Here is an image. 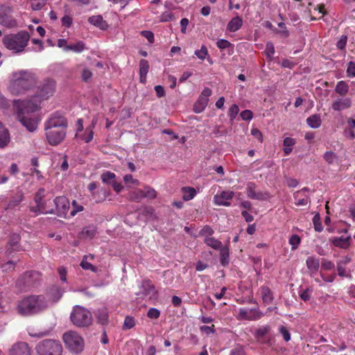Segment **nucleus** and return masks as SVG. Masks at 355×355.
Returning a JSON list of instances; mask_svg holds the SVG:
<instances>
[{"instance_id": "59", "label": "nucleus", "mask_w": 355, "mask_h": 355, "mask_svg": "<svg viewBox=\"0 0 355 355\" xmlns=\"http://www.w3.org/2000/svg\"><path fill=\"white\" fill-rule=\"evenodd\" d=\"M321 268L324 270H331L334 268V263L331 261L324 259L322 261Z\"/></svg>"}, {"instance_id": "4", "label": "nucleus", "mask_w": 355, "mask_h": 355, "mask_svg": "<svg viewBox=\"0 0 355 355\" xmlns=\"http://www.w3.org/2000/svg\"><path fill=\"white\" fill-rule=\"evenodd\" d=\"M30 39V35L26 31H20L17 34H10L3 37V42L5 46L14 53L24 51Z\"/></svg>"}, {"instance_id": "18", "label": "nucleus", "mask_w": 355, "mask_h": 355, "mask_svg": "<svg viewBox=\"0 0 355 355\" xmlns=\"http://www.w3.org/2000/svg\"><path fill=\"white\" fill-rule=\"evenodd\" d=\"M352 106V100L349 97L340 98L334 101L331 107L335 111H341Z\"/></svg>"}, {"instance_id": "57", "label": "nucleus", "mask_w": 355, "mask_h": 355, "mask_svg": "<svg viewBox=\"0 0 355 355\" xmlns=\"http://www.w3.org/2000/svg\"><path fill=\"white\" fill-rule=\"evenodd\" d=\"M266 53L267 57L271 58L275 53V47L272 42H269L266 46Z\"/></svg>"}, {"instance_id": "7", "label": "nucleus", "mask_w": 355, "mask_h": 355, "mask_svg": "<svg viewBox=\"0 0 355 355\" xmlns=\"http://www.w3.org/2000/svg\"><path fill=\"white\" fill-rule=\"evenodd\" d=\"M63 341L66 347L73 353H79L84 348L83 338L74 331H69L63 334Z\"/></svg>"}, {"instance_id": "22", "label": "nucleus", "mask_w": 355, "mask_h": 355, "mask_svg": "<svg viewBox=\"0 0 355 355\" xmlns=\"http://www.w3.org/2000/svg\"><path fill=\"white\" fill-rule=\"evenodd\" d=\"M96 233V227L94 225H89L82 230V231L78 234V237L82 239H92L95 236Z\"/></svg>"}, {"instance_id": "40", "label": "nucleus", "mask_w": 355, "mask_h": 355, "mask_svg": "<svg viewBox=\"0 0 355 355\" xmlns=\"http://www.w3.org/2000/svg\"><path fill=\"white\" fill-rule=\"evenodd\" d=\"M182 190L184 191L182 198L185 201H188L193 199L196 194V190L191 187H184Z\"/></svg>"}, {"instance_id": "39", "label": "nucleus", "mask_w": 355, "mask_h": 355, "mask_svg": "<svg viewBox=\"0 0 355 355\" xmlns=\"http://www.w3.org/2000/svg\"><path fill=\"white\" fill-rule=\"evenodd\" d=\"M295 144V140L291 137H286L284 140V152L286 155H289L293 150V146Z\"/></svg>"}, {"instance_id": "31", "label": "nucleus", "mask_w": 355, "mask_h": 355, "mask_svg": "<svg viewBox=\"0 0 355 355\" xmlns=\"http://www.w3.org/2000/svg\"><path fill=\"white\" fill-rule=\"evenodd\" d=\"M220 250V263L222 266H225L229 264L230 262V252L229 248L227 245L223 246Z\"/></svg>"}, {"instance_id": "25", "label": "nucleus", "mask_w": 355, "mask_h": 355, "mask_svg": "<svg viewBox=\"0 0 355 355\" xmlns=\"http://www.w3.org/2000/svg\"><path fill=\"white\" fill-rule=\"evenodd\" d=\"M95 316L97 319L98 323L105 325L109 321L108 311L106 308H101L96 310Z\"/></svg>"}, {"instance_id": "5", "label": "nucleus", "mask_w": 355, "mask_h": 355, "mask_svg": "<svg viewBox=\"0 0 355 355\" xmlns=\"http://www.w3.org/2000/svg\"><path fill=\"white\" fill-rule=\"evenodd\" d=\"M70 320L72 324L79 328L88 327L92 324V315L86 308L76 305L73 307L70 314Z\"/></svg>"}, {"instance_id": "14", "label": "nucleus", "mask_w": 355, "mask_h": 355, "mask_svg": "<svg viewBox=\"0 0 355 355\" xmlns=\"http://www.w3.org/2000/svg\"><path fill=\"white\" fill-rule=\"evenodd\" d=\"M55 83L53 80H49L44 83L40 88V93L36 94L40 101L48 98L52 96L55 92Z\"/></svg>"}, {"instance_id": "46", "label": "nucleus", "mask_w": 355, "mask_h": 355, "mask_svg": "<svg viewBox=\"0 0 355 355\" xmlns=\"http://www.w3.org/2000/svg\"><path fill=\"white\" fill-rule=\"evenodd\" d=\"M239 111V106L236 104L232 105L228 110V116L231 121H232L237 116Z\"/></svg>"}, {"instance_id": "47", "label": "nucleus", "mask_w": 355, "mask_h": 355, "mask_svg": "<svg viewBox=\"0 0 355 355\" xmlns=\"http://www.w3.org/2000/svg\"><path fill=\"white\" fill-rule=\"evenodd\" d=\"M194 54L201 60H204L208 55V51L205 46L202 45L199 50H196Z\"/></svg>"}, {"instance_id": "30", "label": "nucleus", "mask_w": 355, "mask_h": 355, "mask_svg": "<svg viewBox=\"0 0 355 355\" xmlns=\"http://www.w3.org/2000/svg\"><path fill=\"white\" fill-rule=\"evenodd\" d=\"M89 22L101 29L105 30L107 27V24L105 21L103 20L101 15L92 16L88 19Z\"/></svg>"}, {"instance_id": "63", "label": "nucleus", "mask_w": 355, "mask_h": 355, "mask_svg": "<svg viewBox=\"0 0 355 355\" xmlns=\"http://www.w3.org/2000/svg\"><path fill=\"white\" fill-rule=\"evenodd\" d=\"M216 45L217 47L219 48L220 49H225L228 48L231 45V44L229 41L226 40L220 39L217 41Z\"/></svg>"}, {"instance_id": "12", "label": "nucleus", "mask_w": 355, "mask_h": 355, "mask_svg": "<svg viewBox=\"0 0 355 355\" xmlns=\"http://www.w3.org/2000/svg\"><path fill=\"white\" fill-rule=\"evenodd\" d=\"M55 214L60 217H65L70 207L69 200L64 196H58L54 199Z\"/></svg>"}, {"instance_id": "48", "label": "nucleus", "mask_w": 355, "mask_h": 355, "mask_svg": "<svg viewBox=\"0 0 355 355\" xmlns=\"http://www.w3.org/2000/svg\"><path fill=\"white\" fill-rule=\"evenodd\" d=\"M135 321L134 318H132L131 316H126L125 318L123 326V329H132V327H135Z\"/></svg>"}, {"instance_id": "58", "label": "nucleus", "mask_w": 355, "mask_h": 355, "mask_svg": "<svg viewBox=\"0 0 355 355\" xmlns=\"http://www.w3.org/2000/svg\"><path fill=\"white\" fill-rule=\"evenodd\" d=\"M73 209L71 211L70 214L72 216H74L78 212H80L83 210V207L77 203L76 200L72 202Z\"/></svg>"}, {"instance_id": "10", "label": "nucleus", "mask_w": 355, "mask_h": 355, "mask_svg": "<svg viewBox=\"0 0 355 355\" xmlns=\"http://www.w3.org/2000/svg\"><path fill=\"white\" fill-rule=\"evenodd\" d=\"M44 127L48 128L66 129L67 127V120L60 113L55 112L45 122Z\"/></svg>"}, {"instance_id": "2", "label": "nucleus", "mask_w": 355, "mask_h": 355, "mask_svg": "<svg viewBox=\"0 0 355 355\" xmlns=\"http://www.w3.org/2000/svg\"><path fill=\"white\" fill-rule=\"evenodd\" d=\"M48 306V301L44 295H32L18 301L16 310L21 316H31L44 311Z\"/></svg>"}, {"instance_id": "16", "label": "nucleus", "mask_w": 355, "mask_h": 355, "mask_svg": "<svg viewBox=\"0 0 355 355\" xmlns=\"http://www.w3.org/2000/svg\"><path fill=\"white\" fill-rule=\"evenodd\" d=\"M0 10V24L7 26L13 27L16 25V21L10 15L11 8L10 7H2Z\"/></svg>"}, {"instance_id": "52", "label": "nucleus", "mask_w": 355, "mask_h": 355, "mask_svg": "<svg viewBox=\"0 0 355 355\" xmlns=\"http://www.w3.org/2000/svg\"><path fill=\"white\" fill-rule=\"evenodd\" d=\"M312 292L311 288H306L300 293V297L303 301L306 302L310 300Z\"/></svg>"}, {"instance_id": "26", "label": "nucleus", "mask_w": 355, "mask_h": 355, "mask_svg": "<svg viewBox=\"0 0 355 355\" xmlns=\"http://www.w3.org/2000/svg\"><path fill=\"white\" fill-rule=\"evenodd\" d=\"M10 141V137L8 130L0 123V148L6 147Z\"/></svg>"}, {"instance_id": "43", "label": "nucleus", "mask_w": 355, "mask_h": 355, "mask_svg": "<svg viewBox=\"0 0 355 355\" xmlns=\"http://www.w3.org/2000/svg\"><path fill=\"white\" fill-rule=\"evenodd\" d=\"M87 257V256L85 255L84 257L83 261H81V263H80L81 268L84 270H90L92 272H96L98 270V268L96 266H93L92 263L87 262L86 261Z\"/></svg>"}, {"instance_id": "3", "label": "nucleus", "mask_w": 355, "mask_h": 355, "mask_svg": "<svg viewBox=\"0 0 355 355\" xmlns=\"http://www.w3.org/2000/svg\"><path fill=\"white\" fill-rule=\"evenodd\" d=\"M36 83L34 75L28 71H20L12 74L8 89L15 96L26 94Z\"/></svg>"}, {"instance_id": "23", "label": "nucleus", "mask_w": 355, "mask_h": 355, "mask_svg": "<svg viewBox=\"0 0 355 355\" xmlns=\"http://www.w3.org/2000/svg\"><path fill=\"white\" fill-rule=\"evenodd\" d=\"M20 236L17 234H13L10 236L7 244V251L12 252L18 250L19 248Z\"/></svg>"}, {"instance_id": "42", "label": "nucleus", "mask_w": 355, "mask_h": 355, "mask_svg": "<svg viewBox=\"0 0 355 355\" xmlns=\"http://www.w3.org/2000/svg\"><path fill=\"white\" fill-rule=\"evenodd\" d=\"M313 223L314 225V229L316 232H320L323 230V227L321 223V218L318 213L315 214L313 218Z\"/></svg>"}, {"instance_id": "55", "label": "nucleus", "mask_w": 355, "mask_h": 355, "mask_svg": "<svg viewBox=\"0 0 355 355\" xmlns=\"http://www.w3.org/2000/svg\"><path fill=\"white\" fill-rule=\"evenodd\" d=\"M160 315V311L155 308H150L147 312V316L151 319H157Z\"/></svg>"}, {"instance_id": "41", "label": "nucleus", "mask_w": 355, "mask_h": 355, "mask_svg": "<svg viewBox=\"0 0 355 355\" xmlns=\"http://www.w3.org/2000/svg\"><path fill=\"white\" fill-rule=\"evenodd\" d=\"M214 231L209 225L204 226L199 232V236L205 238L211 237Z\"/></svg>"}, {"instance_id": "49", "label": "nucleus", "mask_w": 355, "mask_h": 355, "mask_svg": "<svg viewBox=\"0 0 355 355\" xmlns=\"http://www.w3.org/2000/svg\"><path fill=\"white\" fill-rule=\"evenodd\" d=\"M46 0H32L31 8L33 10H40L45 6Z\"/></svg>"}, {"instance_id": "61", "label": "nucleus", "mask_w": 355, "mask_h": 355, "mask_svg": "<svg viewBox=\"0 0 355 355\" xmlns=\"http://www.w3.org/2000/svg\"><path fill=\"white\" fill-rule=\"evenodd\" d=\"M279 332L283 336V338L285 341L288 342L291 340V334L288 330L284 326H281L279 329Z\"/></svg>"}, {"instance_id": "34", "label": "nucleus", "mask_w": 355, "mask_h": 355, "mask_svg": "<svg viewBox=\"0 0 355 355\" xmlns=\"http://www.w3.org/2000/svg\"><path fill=\"white\" fill-rule=\"evenodd\" d=\"M209 99L200 96L197 102L195 103L193 110L196 113L201 112L207 105Z\"/></svg>"}, {"instance_id": "27", "label": "nucleus", "mask_w": 355, "mask_h": 355, "mask_svg": "<svg viewBox=\"0 0 355 355\" xmlns=\"http://www.w3.org/2000/svg\"><path fill=\"white\" fill-rule=\"evenodd\" d=\"M242 25V19L239 16H236L227 24V29L230 32H236L241 28Z\"/></svg>"}, {"instance_id": "56", "label": "nucleus", "mask_w": 355, "mask_h": 355, "mask_svg": "<svg viewBox=\"0 0 355 355\" xmlns=\"http://www.w3.org/2000/svg\"><path fill=\"white\" fill-rule=\"evenodd\" d=\"M346 73L348 77H355V63L353 61L349 62Z\"/></svg>"}, {"instance_id": "36", "label": "nucleus", "mask_w": 355, "mask_h": 355, "mask_svg": "<svg viewBox=\"0 0 355 355\" xmlns=\"http://www.w3.org/2000/svg\"><path fill=\"white\" fill-rule=\"evenodd\" d=\"M63 291L58 286H53L50 291V296L52 301L55 303L57 302L62 296Z\"/></svg>"}, {"instance_id": "32", "label": "nucleus", "mask_w": 355, "mask_h": 355, "mask_svg": "<svg viewBox=\"0 0 355 355\" xmlns=\"http://www.w3.org/2000/svg\"><path fill=\"white\" fill-rule=\"evenodd\" d=\"M308 125L311 128H318L321 125V118L319 114H313L306 119Z\"/></svg>"}, {"instance_id": "21", "label": "nucleus", "mask_w": 355, "mask_h": 355, "mask_svg": "<svg viewBox=\"0 0 355 355\" xmlns=\"http://www.w3.org/2000/svg\"><path fill=\"white\" fill-rule=\"evenodd\" d=\"M24 198V194L21 190H19L16 192V193L12 196L9 202H8L6 209H12L17 206H18L21 202L23 201Z\"/></svg>"}, {"instance_id": "38", "label": "nucleus", "mask_w": 355, "mask_h": 355, "mask_svg": "<svg viewBox=\"0 0 355 355\" xmlns=\"http://www.w3.org/2000/svg\"><path fill=\"white\" fill-rule=\"evenodd\" d=\"M85 49L83 42L79 41L76 44H71L66 46V51H72L76 53H80Z\"/></svg>"}, {"instance_id": "9", "label": "nucleus", "mask_w": 355, "mask_h": 355, "mask_svg": "<svg viewBox=\"0 0 355 355\" xmlns=\"http://www.w3.org/2000/svg\"><path fill=\"white\" fill-rule=\"evenodd\" d=\"M45 135L48 142L52 146H56L61 143L66 136L65 129H58L44 127Z\"/></svg>"}, {"instance_id": "45", "label": "nucleus", "mask_w": 355, "mask_h": 355, "mask_svg": "<svg viewBox=\"0 0 355 355\" xmlns=\"http://www.w3.org/2000/svg\"><path fill=\"white\" fill-rule=\"evenodd\" d=\"M16 263L13 261H8L6 263L1 264V268L3 272H8L15 269Z\"/></svg>"}, {"instance_id": "17", "label": "nucleus", "mask_w": 355, "mask_h": 355, "mask_svg": "<svg viewBox=\"0 0 355 355\" xmlns=\"http://www.w3.org/2000/svg\"><path fill=\"white\" fill-rule=\"evenodd\" d=\"M233 196V191H223L220 194L214 196V202L218 205L229 206L230 203L228 200L232 199Z\"/></svg>"}, {"instance_id": "29", "label": "nucleus", "mask_w": 355, "mask_h": 355, "mask_svg": "<svg viewBox=\"0 0 355 355\" xmlns=\"http://www.w3.org/2000/svg\"><path fill=\"white\" fill-rule=\"evenodd\" d=\"M263 302L266 304H270L273 300V295L268 286H263L260 288Z\"/></svg>"}, {"instance_id": "54", "label": "nucleus", "mask_w": 355, "mask_h": 355, "mask_svg": "<svg viewBox=\"0 0 355 355\" xmlns=\"http://www.w3.org/2000/svg\"><path fill=\"white\" fill-rule=\"evenodd\" d=\"M44 191H45L44 189V188H41L35 193V197H34V201H35V204L40 203V202L44 200Z\"/></svg>"}, {"instance_id": "6", "label": "nucleus", "mask_w": 355, "mask_h": 355, "mask_svg": "<svg viewBox=\"0 0 355 355\" xmlns=\"http://www.w3.org/2000/svg\"><path fill=\"white\" fill-rule=\"evenodd\" d=\"M37 355H62L63 347L58 340L44 339L35 346Z\"/></svg>"}, {"instance_id": "64", "label": "nucleus", "mask_w": 355, "mask_h": 355, "mask_svg": "<svg viewBox=\"0 0 355 355\" xmlns=\"http://www.w3.org/2000/svg\"><path fill=\"white\" fill-rule=\"evenodd\" d=\"M240 116L243 120L249 121L252 119L253 114H252V111H250L249 110H245L241 112Z\"/></svg>"}, {"instance_id": "19", "label": "nucleus", "mask_w": 355, "mask_h": 355, "mask_svg": "<svg viewBox=\"0 0 355 355\" xmlns=\"http://www.w3.org/2000/svg\"><path fill=\"white\" fill-rule=\"evenodd\" d=\"M155 290V288L150 280H144L139 287V291L136 294L137 295L144 298L154 292Z\"/></svg>"}, {"instance_id": "44", "label": "nucleus", "mask_w": 355, "mask_h": 355, "mask_svg": "<svg viewBox=\"0 0 355 355\" xmlns=\"http://www.w3.org/2000/svg\"><path fill=\"white\" fill-rule=\"evenodd\" d=\"M116 175L114 173L110 171H107L101 175V180L105 184H110L114 179Z\"/></svg>"}, {"instance_id": "35", "label": "nucleus", "mask_w": 355, "mask_h": 355, "mask_svg": "<svg viewBox=\"0 0 355 355\" xmlns=\"http://www.w3.org/2000/svg\"><path fill=\"white\" fill-rule=\"evenodd\" d=\"M204 243L214 250H219L223 246L221 241L212 236L205 238Z\"/></svg>"}, {"instance_id": "37", "label": "nucleus", "mask_w": 355, "mask_h": 355, "mask_svg": "<svg viewBox=\"0 0 355 355\" xmlns=\"http://www.w3.org/2000/svg\"><path fill=\"white\" fill-rule=\"evenodd\" d=\"M139 192L141 196L143 198L153 199L157 196L156 191L154 189L148 187H145L143 190H140Z\"/></svg>"}, {"instance_id": "13", "label": "nucleus", "mask_w": 355, "mask_h": 355, "mask_svg": "<svg viewBox=\"0 0 355 355\" xmlns=\"http://www.w3.org/2000/svg\"><path fill=\"white\" fill-rule=\"evenodd\" d=\"M246 194L249 198L258 200H266L268 199L270 195L268 192L257 191L256 185L253 182H249L246 188Z\"/></svg>"}, {"instance_id": "20", "label": "nucleus", "mask_w": 355, "mask_h": 355, "mask_svg": "<svg viewBox=\"0 0 355 355\" xmlns=\"http://www.w3.org/2000/svg\"><path fill=\"white\" fill-rule=\"evenodd\" d=\"M96 187V184L94 182L89 183L88 185V189L92 193V196L94 199H95L96 202H98L104 200L106 198L107 193L106 191L103 189L100 191H94Z\"/></svg>"}, {"instance_id": "53", "label": "nucleus", "mask_w": 355, "mask_h": 355, "mask_svg": "<svg viewBox=\"0 0 355 355\" xmlns=\"http://www.w3.org/2000/svg\"><path fill=\"white\" fill-rule=\"evenodd\" d=\"M300 243V238L297 234H293L289 239V243L292 245V249H296Z\"/></svg>"}, {"instance_id": "15", "label": "nucleus", "mask_w": 355, "mask_h": 355, "mask_svg": "<svg viewBox=\"0 0 355 355\" xmlns=\"http://www.w3.org/2000/svg\"><path fill=\"white\" fill-rule=\"evenodd\" d=\"M8 355H31V351L26 343L19 342L9 349Z\"/></svg>"}, {"instance_id": "33", "label": "nucleus", "mask_w": 355, "mask_h": 355, "mask_svg": "<svg viewBox=\"0 0 355 355\" xmlns=\"http://www.w3.org/2000/svg\"><path fill=\"white\" fill-rule=\"evenodd\" d=\"M335 92L340 96H345L349 92V86L343 80L338 81L336 85Z\"/></svg>"}, {"instance_id": "50", "label": "nucleus", "mask_w": 355, "mask_h": 355, "mask_svg": "<svg viewBox=\"0 0 355 355\" xmlns=\"http://www.w3.org/2000/svg\"><path fill=\"white\" fill-rule=\"evenodd\" d=\"M150 66L148 60L142 59L139 62V73H148Z\"/></svg>"}, {"instance_id": "60", "label": "nucleus", "mask_w": 355, "mask_h": 355, "mask_svg": "<svg viewBox=\"0 0 355 355\" xmlns=\"http://www.w3.org/2000/svg\"><path fill=\"white\" fill-rule=\"evenodd\" d=\"M347 35H342L340 37L339 40L336 43L337 48L340 50L345 49L346 43H347Z\"/></svg>"}, {"instance_id": "24", "label": "nucleus", "mask_w": 355, "mask_h": 355, "mask_svg": "<svg viewBox=\"0 0 355 355\" xmlns=\"http://www.w3.org/2000/svg\"><path fill=\"white\" fill-rule=\"evenodd\" d=\"M306 266L310 272L311 275L316 273L320 267V261L315 257H309L306 261Z\"/></svg>"}, {"instance_id": "11", "label": "nucleus", "mask_w": 355, "mask_h": 355, "mask_svg": "<svg viewBox=\"0 0 355 355\" xmlns=\"http://www.w3.org/2000/svg\"><path fill=\"white\" fill-rule=\"evenodd\" d=\"M263 314L261 312L259 308H241L239 309L237 319L246 320H257L260 319L263 316Z\"/></svg>"}, {"instance_id": "1", "label": "nucleus", "mask_w": 355, "mask_h": 355, "mask_svg": "<svg viewBox=\"0 0 355 355\" xmlns=\"http://www.w3.org/2000/svg\"><path fill=\"white\" fill-rule=\"evenodd\" d=\"M40 103L41 101L37 96H33L31 98L24 101H13L18 120L29 132H33L37 128V120L30 114L40 108Z\"/></svg>"}, {"instance_id": "51", "label": "nucleus", "mask_w": 355, "mask_h": 355, "mask_svg": "<svg viewBox=\"0 0 355 355\" xmlns=\"http://www.w3.org/2000/svg\"><path fill=\"white\" fill-rule=\"evenodd\" d=\"M324 159L328 164H331L336 160L337 156L333 151H327L324 155Z\"/></svg>"}, {"instance_id": "8", "label": "nucleus", "mask_w": 355, "mask_h": 355, "mask_svg": "<svg viewBox=\"0 0 355 355\" xmlns=\"http://www.w3.org/2000/svg\"><path fill=\"white\" fill-rule=\"evenodd\" d=\"M40 274L36 271L26 272L18 278L16 282L17 286L21 291L29 290L40 280Z\"/></svg>"}, {"instance_id": "28", "label": "nucleus", "mask_w": 355, "mask_h": 355, "mask_svg": "<svg viewBox=\"0 0 355 355\" xmlns=\"http://www.w3.org/2000/svg\"><path fill=\"white\" fill-rule=\"evenodd\" d=\"M350 238V236L344 237L343 236L340 237H335L332 239L331 242L333 245L336 247L346 249L349 245V241Z\"/></svg>"}, {"instance_id": "62", "label": "nucleus", "mask_w": 355, "mask_h": 355, "mask_svg": "<svg viewBox=\"0 0 355 355\" xmlns=\"http://www.w3.org/2000/svg\"><path fill=\"white\" fill-rule=\"evenodd\" d=\"M141 35L144 36L147 40L153 44L154 42V34L152 31H143L141 33Z\"/></svg>"}]
</instances>
